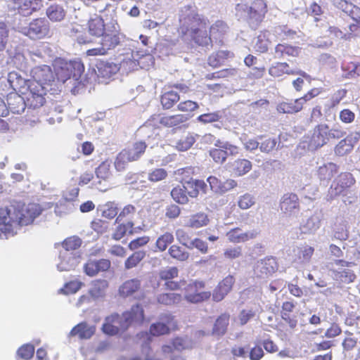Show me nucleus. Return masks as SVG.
I'll return each instance as SVG.
<instances>
[{
    "label": "nucleus",
    "instance_id": "1",
    "mask_svg": "<svg viewBox=\"0 0 360 360\" xmlns=\"http://www.w3.org/2000/svg\"><path fill=\"white\" fill-rule=\"evenodd\" d=\"M209 20L198 13L192 12L180 18L178 32L182 39H188L190 42L205 50L212 49L209 34Z\"/></svg>",
    "mask_w": 360,
    "mask_h": 360
},
{
    "label": "nucleus",
    "instance_id": "2",
    "mask_svg": "<svg viewBox=\"0 0 360 360\" xmlns=\"http://www.w3.org/2000/svg\"><path fill=\"white\" fill-rule=\"evenodd\" d=\"M124 37L119 23L115 21L107 26L105 32L100 37V46L86 50L85 54L86 56H106L121 45Z\"/></svg>",
    "mask_w": 360,
    "mask_h": 360
},
{
    "label": "nucleus",
    "instance_id": "3",
    "mask_svg": "<svg viewBox=\"0 0 360 360\" xmlns=\"http://www.w3.org/2000/svg\"><path fill=\"white\" fill-rule=\"evenodd\" d=\"M180 183L181 186L174 187L170 193L172 199L179 204H187L189 198H197L200 191L206 193L207 184L203 180L184 178L180 179Z\"/></svg>",
    "mask_w": 360,
    "mask_h": 360
},
{
    "label": "nucleus",
    "instance_id": "4",
    "mask_svg": "<svg viewBox=\"0 0 360 360\" xmlns=\"http://www.w3.org/2000/svg\"><path fill=\"white\" fill-rule=\"evenodd\" d=\"M346 134L340 124H335L332 128L326 123L316 125L309 140V146L317 149L327 144L332 139H339Z\"/></svg>",
    "mask_w": 360,
    "mask_h": 360
},
{
    "label": "nucleus",
    "instance_id": "5",
    "mask_svg": "<svg viewBox=\"0 0 360 360\" xmlns=\"http://www.w3.org/2000/svg\"><path fill=\"white\" fill-rule=\"evenodd\" d=\"M56 82L64 84L71 77L78 79L84 70L82 63L56 58L52 63Z\"/></svg>",
    "mask_w": 360,
    "mask_h": 360
},
{
    "label": "nucleus",
    "instance_id": "6",
    "mask_svg": "<svg viewBox=\"0 0 360 360\" xmlns=\"http://www.w3.org/2000/svg\"><path fill=\"white\" fill-rule=\"evenodd\" d=\"M147 147L146 141H137L122 149L115 160V169L123 171L129 162L138 161L145 153Z\"/></svg>",
    "mask_w": 360,
    "mask_h": 360
},
{
    "label": "nucleus",
    "instance_id": "7",
    "mask_svg": "<svg viewBox=\"0 0 360 360\" xmlns=\"http://www.w3.org/2000/svg\"><path fill=\"white\" fill-rule=\"evenodd\" d=\"M43 210L39 203L25 204L18 202L13 206V215L20 226H27L32 224L34 219L41 215Z\"/></svg>",
    "mask_w": 360,
    "mask_h": 360
},
{
    "label": "nucleus",
    "instance_id": "8",
    "mask_svg": "<svg viewBox=\"0 0 360 360\" xmlns=\"http://www.w3.org/2000/svg\"><path fill=\"white\" fill-rule=\"evenodd\" d=\"M22 33L32 40H40L51 37L49 22L44 18H38L32 20L28 25L22 29Z\"/></svg>",
    "mask_w": 360,
    "mask_h": 360
},
{
    "label": "nucleus",
    "instance_id": "9",
    "mask_svg": "<svg viewBox=\"0 0 360 360\" xmlns=\"http://www.w3.org/2000/svg\"><path fill=\"white\" fill-rule=\"evenodd\" d=\"M32 77L34 81L30 84L31 86L37 85V88H43L48 91L56 85V77L49 65H43L34 68L32 70Z\"/></svg>",
    "mask_w": 360,
    "mask_h": 360
},
{
    "label": "nucleus",
    "instance_id": "10",
    "mask_svg": "<svg viewBox=\"0 0 360 360\" xmlns=\"http://www.w3.org/2000/svg\"><path fill=\"white\" fill-rule=\"evenodd\" d=\"M159 321L153 323L149 328L150 333L153 336H160L169 334L172 330H178V322L171 313L160 314Z\"/></svg>",
    "mask_w": 360,
    "mask_h": 360
},
{
    "label": "nucleus",
    "instance_id": "11",
    "mask_svg": "<svg viewBox=\"0 0 360 360\" xmlns=\"http://www.w3.org/2000/svg\"><path fill=\"white\" fill-rule=\"evenodd\" d=\"M214 146L216 148H212L209 153L214 162L217 164H223L229 155L236 156L240 152L238 146L228 141L224 142L220 139L215 141Z\"/></svg>",
    "mask_w": 360,
    "mask_h": 360
},
{
    "label": "nucleus",
    "instance_id": "12",
    "mask_svg": "<svg viewBox=\"0 0 360 360\" xmlns=\"http://www.w3.org/2000/svg\"><path fill=\"white\" fill-rule=\"evenodd\" d=\"M205 283L195 280L190 282L185 288L184 298L188 302L198 304L208 300L211 296L210 291H204Z\"/></svg>",
    "mask_w": 360,
    "mask_h": 360
},
{
    "label": "nucleus",
    "instance_id": "13",
    "mask_svg": "<svg viewBox=\"0 0 360 360\" xmlns=\"http://www.w3.org/2000/svg\"><path fill=\"white\" fill-rule=\"evenodd\" d=\"M356 183L354 176L349 172L340 173L330 187V193L333 197L345 195L349 189Z\"/></svg>",
    "mask_w": 360,
    "mask_h": 360
},
{
    "label": "nucleus",
    "instance_id": "14",
    "mask_svg": "<svg viewBox=\"0 0 360 360\" xmlns=\"http://www.w3.org/2000/svg\"><path fill=\"white\" fill-rule=\"evenodd\" d=\"M145 319L144 309L141 304H136L129 310L122 313L121 320L122 330H127L132 325H141Z\"/></svg>",
    "mask_w": 360,
    "mask_h": 360
},
{
    "label": "nucleus",
    "instance_id": "15",
    "mask_svg": "<svg viewBox=\"0 0 360 360\" xmlns=\"http://www.w3.org/2000/svg\"><path fill=\"white\" fill-rule=\"evenodd\" d=\"M278 269V263L276 257L267 256L258 260L254 266V274L257 278H267Z\"/></svg>",
    "mask_w": 360,
    "mask_h": 360
},
{
    "label": "nucleus",
    "instance_id": "16",
    "mask_svg": "<svg viewBox=\"0 0 360 360\" xmlns=\"http://www.w3.org/2000/svg\"><path fill=\"white\" fill-rule=\"evenodd\" d=\"M160 281H164V288L167 290L176 291L181 289L179 281H174L179 276V269L176 266H170L161 269L159 273Z\"/></svg>",
    "mask_w": 360,
    "mask_h": 360
},
{
    "label": "nucleus",
    "instance_id": "17",
    "mask_svg": "<svg viewBox=\"0 0 360 360\" xmlns=\"http://www.w3.org/2000/svg\"><path fill=\"white\" fill-rule=\"evenodd\" d=\"M229 31V25L223 20H218L212 25L209 24V34L211 39L212 48L213 47L214 42L219 46H222Z\"/></svg>",
    "mask_w": 360,
    "mask_h": 360
},
{
    "label": "nucleus",
    "instance_id": "18",
    "mask_svg": "<svg viewBox=\"0 0 360 360\" xmlns=\"http://www.w3.org/2000/svg\"><path fill=\"white\" fill-rule=\"evenodd\" d=\"M279 207L281 212L288 217L299 212L300 206L297 195L294 193H285L281 198Z\"/></svg>",
    "mask_w": 360,
    "mask_h": 360
},
{
    "label": "nucleus",
    "instance_id": "19",
    "mask_svg": "<svg viewBox=\"0 0 360 360\" xmlns=\"http://www.w3.org/2000/svg\"><path fill=\"white\" fill-rule=\"evenodd\" d=\"M236 282L233 276L228 275L220 281L213 290L212 296L215 302H220L231 291Z\"/></svg>",
    "mask_w": 360,
    "mask_h": 360
},
{
    "label": "nucleus",
    "instance_id": "20",
    "mask_svg": "<svg viewBox=\"0 0 360 360\" xmlns=\"http://www.w3.org/2000/svg\"><path fill=\"white\" fill-rule=\"evenodd\" d=\"M14 10L24 16L31 15L42 6L41 0H10Z\"/></svg>",
    "mask_w": 360,
    "mask_h": 360
},
{
    "label": "nucleus",
    "instance_id": "21",
    "mask_svg": "<svg viewBox=\"0 0 360 360\" xmlns=\"http://www.w3.org/2000/svg\"><path fill=\"white\" fill-rule=\"evenodd\" d=\"M111 266L108 259H89L84 265V271L89 276H95L101 272L107 271Z\"/></svg>",
    "mask_w": 360,
    "mask_h": 360
},
{
    "label": "nucleus",
    "instance_id": "22",
    "mask_svg": "<svg viewBox=\"0 0 360 360\" xmlns=\"http://www.w3.org/2000/svg\"><path fill=\"white\" fill-rule=\"evenodd\" d=\"M207 181L209 183L211 190L219 194L225 193L236 188L238 185L234 179H227L225 181H221L215 176H209L207 179Z\"/></svg>",
    "mask_w": 360,
    "mask_h": 360
},
{
    "label": "nucleus",
    "instance_id": "23",
    "mask_svg": "<svg viewBox=\"0 0 360 360\" xmlns=\"http://www.w3.org/2000/svg\"><path fill=\"white\" fill-rule=\"evenodd\" d=\"M107 26L102 15L98 14H94L86 22L88 33L94 37H99L105 32Z\"/></svg>",
    "mask_w": 360,
    "mask_h": 360
},
{
    "label": "nucleus",
    "instance_id": "24",
    "mask_svg": "<svg viewBox=\"0 0 360 360\" xmlns=\"http://www.w3.org/2000/svg\"><path fill=\"white\" fill-rule=\"evenodd\" d=\"M269 74L274 77H282L284 75H306V73L301 70L297 71L290 68L289 64L286 62H277L273 64L269 69Z\"/></svg>",
    "mask_w": 360,
    "mask_h": 360
},
{
    "label": "nucleus",
    "instance_id": "25",
    "mask_svg": "<svg viewBox=\"0 0 360 360\" xmlns=\"http://www.w3.org/2000/svg\"><path fill=\"white\" fill-rule=\"evenodd\" d=\"M96 75L98 77L103 79H109L115 75L120 70L119 66L112 62L99 60L96 64Z\"/></svg>",
    "mask_w": 360,
    "mask_h": 360
},
{
    "label": "nucleus",
    "instance_id": "26",
    "mask_svg": "<svg viewBox=\"0 0 360 360\" xmlns=\"http://www.w3.org/2000/svg\"><path fill=\"white\" fill-rule=\"evenodd\" d=\"M257 236V233L255 231L243 232L238 227L231 229L226 233L228 240L233 243H245L256 238Z\"/></svg>",
    "mask_w": 360,
    "mask_h": 360
},
{
    "label": "nucleus",
    "instance_id": "27",
    "mask_svg": "<svg viewBox=\"0 0 360 360\" xmlns=\"http://www.w3.org/2000/svg\"><path fill=\"white\" fill-rule=\"evenodd\" d=\"M352 6L349 15L355 22L349 26V32L345 35V39L358 37L360 34V8L354 5Z\"/></svg>",
    "mask_w": 360,
    "mask_h": 360
},
{
    "label": "nucleus",
    "instance_id": "28",
    "mask_svg": "<svg viewBox=\"0 0 360 360\" xmlns=\"http://www.w3.org/2000/svg\"><path fill=\"white\" fill-rule=\"evenodd\" d=\"M302 48L299 46L291 45L287 43H279L275 46V54L278 58L285 57L297 58L301 53Z\"/></svg>",
    "mask_w": 360,
    "mask_h": 360
},
{
    "label": "nucleus",
    "instance_id": "29",
    "mask_svg": "<svg viewBox=\"0 0 360 360\" xmlns=\"http://www.w3.org/2000/svg\"><path fill=\"white\" fill-rule=\"evenodd\" d=\"M28 80L22 77L17 72L13 71L8 75V82L13 92L24 94L25 90L30 86L28 84Z\"/></svg>",
    "mask_w": 360,
    "mask_h": 360
},
{
    "label": "nucleus",
    "instance_id": "30",
    "mask_svg": "<svg viewBox=\"0 0 360 360\" xmlns=\"http://www.w3.org/2000/svg\"><path fill=\"white\" fill-rule=\"evenodd\" d=\"M141 288V282L138 278H131L125 281L119 288V295L122 297L133 296Z\"/></svg>",
    "mask_w": 360,
    "mask_h": 360
},
{
    "label": "nucleus",
    "instance_id": "31",
    "mask_svg": "<svg viewBox=\"0 0 360 360\" xmlns=\"http://www.w3.org/2000/svg\"><path fill=\"white\" fill-rule=\"evenodd\" d=\"M304 104L300 98L279 103L276 110L280 113L295 114L303 109Z\"/></svg>",
    "mask_w": 360,
    "mask_h": 360
},
{
    "label": "nucleus",
    "instance_id": "32",
    "mask_svg": "<svg viewBox=\"0 0 360 360\" xmlns=\"http://www.w3.org/2000/svg\"><path fill=\"white\" fill-rule=\"evenodd\" d=\"M295 304L292 301L283 302L281 306V316L282 319L293 329L297 325L296 316L292 314Z\"/></svg>",
    "mask_w": 360,
    "mask_h": 360
},
{
    "label": "nucleus",
    "instance_id": "33",
    "mask_svg": "<svg viewBox=\"0 0 360 360\" xmlns=\"http://www.w3.org/2000/svg\"><path fill=\"white\" fill-rule=\"evenodd\" d=\"M94 333V326H89L86 322H81L72 328L69 336H77L81 340H86L91 338Z\"/></svg>",
    "mask_w": 360,
    "mask_h": 360
},
{
    "label": "nucleus",
    "instance_id": "34",
    "mask_svg": "<svg viewBox=\"0 0 360 360\" xmlns=\"http://www.w3.org/2000/svg\"><path fill=\"white\" fill-rule=\"evenodd\" d=\"M121 323V317L118 314L111 315L105 319L102 330L107 335H115L122 330Z\"/></svg>",
    "mask_w": 360,
    "mask_h": 360
},
{
    "label": "nucleus",
    "instance_id": "35",
    "mask_svg": "<svg viewBox=\"0 0 360 360\" xmlns=\"http://www.w3.org/2000/svg\"><path fill=\"white\" fill-rule=\"evenodd\" d=\"M7 108L13 113L19 114L23 112L25 108L23 98L18 93L11 92L7 96Z\"/></svg>",
    "mask_w": 360,
    "mask_h": 360
},
{
    "label": "nucleus",
    "instance_id": "36",
    "mask_svg": "<svg viewBox=\"0 0 360 360\" xmlns=\"http://www.w3.org/2000/svg\"><path fill=\"white\" fill-rule=\"evenodd\" d=\"M183 298L184 297L181 293L172 291L158 294L156 301L160 305L174 306L180 304L183 301Z\"/></svg>",
    "mask_w": 360,
    "mask_h": 360
},
{
    "label": "nucleus",
    "instance_id": "37",
    "mask_svg": "<svg viewBox=\"0 0 360 360\" xmlns=\"http://www.w3.org/2000/svg\"><path fill=\"white\" fill-rule=\"evenodd\" d=\"M30 96L27 98L30 106L34 108H39L45 103L44 96L46 94L47 89L43 88H37V85L34 86H30Z\"/></svg>",
    "mask_w": 360,
    "mask_h": 360
},
{
    "label": "nucleus",
    "instance_id": "38",
    "mask_svg": "<svg viewBox=\"0 0 360 360\" xmlns=\"http://www.w3.org/2000/svg\"><path fill=\"white\" fill-rule=\"evenodd\" d=\"M359 138H353L347 136L342 139L335 147V153L338 156H344L349 153L354 148L355 143H357Z\"/></svg>",
    "mask_w": 360,
    "mask_h": 360
},
{
    "label": "nucleus",
    "instance_id": "39",
    "mask_svg": "<svg viewBox=\"0 0 360 360\" xmlns=\"http://www.w3.org/2000/svg\"><path fill=\"white\" fill-rule=\"evenodd\" d=\"M234 57V53L228 50H219L211 54L207 60L208 64L212 68H218L224 64L226 60Z\"/></svg>",
    "mask_w": 360,
    "mask_h": 360
},
{
    "label": "nucleus",
    "instance_id": "40",
    "mask_svg": "<svg viewBox=\"0 0 360 360\" xmlns=\"http://www.w3.org/2000/svg\"><path fill=\"white\" fill-rule=\"evenodd\" d=\"M267 12V6L264 0H255L250 7L249 17L256 21H261Z\"/></svg>",
    "mask_w": 360,
    "mask_h": 360
},
{
    "label": "nucleus",
    "instance_id": "41",
    "mask_svg": "<svg viewBox=\"0 0 360 360\" xmlns=\"http://www.w3.org/2000/svg\"><path fill=\"white\" fill-rule=\"evenodd\" d=\"M188 120V118L183 114H176L160 117L159 119V123L165 127L174 128L179 127Z\"/></svg>",
    "mask_w": 360,
    "mask_h": 360
},
{
    "label": "nucleus",
    "instance_id": "42",
    "mask_svg": "<svg viewBox=\"0 0 360 360\" xmlns=\"http://www.w3.org/2000/svg\"><path fill=\"white\" fill-rule=\"evenodd\" d=\"M252 167L251 162L247 159L238 158L231 164L232 173L237 176H241L248 173Z\"/></svg>",
    "mask_w": 360,
    "mask_h": 360
},
{
    "label": "nucleus",
    "instance_id": "43",
    "mask_svg": "<svg viewBox=\"0 0 360 360\" xmlns=\"http://www.w3.org/2000/svg\"><path fill=\"white\" fill-rule=\"evenodd\" d=\"M180 99L179 94L173 91L169 90L163 92L160 96V103L165 110H169L172 108Z\"/></svg>",
    "mask_w": 360,
    "mask_h": 360
},
{
    "label": "nucleus",
    "instance_id": "44",
    "mask_svg": "<svg viewBox=\"0 0 360 360\" xmlns=\"http://www.w3.org/2000/svg\"><path fill=\"white\" fill-rule=\"evenodd\" d=\"M46 15L51 22H61L65 18L66 11L62 6L53 4L46 8Z\"/></svg>",
    "mask_w": 360,
    "mask_h": 360
},
{
    "label": "nucleus",
    "instance_id": "45",
    "mask_svg": "<svg viewBox=\"0 0 360 360\" xmlns=\"http://www.w3.org/2000/svg\"><path fill=\"white\" fill-rule=\"evenodd\" d=\"M347 33H346L347 34ZM345 34L336 27H329L328 29L325 32V37H327V39L323 41H320L318 44L319 47H328L333 44V40L334 38H344Z\"/></svg>",
    "mask_w": 360,
    "mask_h": 360
},
{
    "label": "nucleus",
    "instance_id": "46",
    "mask_svg": "<svg viewBox=\"0 0 360 360\" xmlns=\"http://www.w3.org/2000/svg\"><path fill=\"white\" fill-rule=\"evenodd\" d=\"M209 222L210 219L207 214L198 212L190 217L187 226L192 229H199L207 226Z\"/></svg>",
    "mask_w": 360,
    "mask_h": 360
},
{
    "label": "nucleus",
    "instance_id": "47",
    "mask_svg": "<svg viewBox=\"0 0 360 360\" xmlns=\"http://www.w3.org/2000/svg\"><path fill=\"white\" fill-rule=\"evenodd\" d=\"M317 172L320 180L329 181L338 172V167L335 164L329 162L319 167Z\"/></svg>",
    "mask_w": 360,
    "mask_h": 360
},
{
    "label": "nucleus",
    "instance_id": "48",
    "mask_svg": "<svg viewBox=\"0 0 360 360\" xmlns=\"http://www.w3.org/2000/svg\"><path fill=\"white\" fill-rule=\"evenodd\" d=\"M334 279L340 283H350L354 281L356 276L351 269H345L341 271H333Z\"/></svg>",
    "mask_w": 360,
    "mask_h": 360
},
{
    "label": "nucleus",
    "instance_id": "49",
    "mask_svg": "<svg viewBox=\"0 0 360 360\" xmlns=\"http://www.w3.org/2000/svg\"><path fill=\"white\" fill-rule=\"evenodd\" d=\"M230 316L229 314H221L216 320L213 328V333L218 335L226 333L229 323Z\"/></svg>",
    "mask_w": 360,
    "mask_h": 360
},
{
    "label": "nucleus",
    "instance_id": "50",
    "mask_svg": "<svg viewBox=\"0 0 360 360\" xmlns=\"http://www.w3.org/2000/svg\"><path fill=\"white\" fill-rule=\"evenodd\" d=\"M174 240V237L172 233L165 232L160 235L156 240L155 248L160 251L163 252L167 250L168 246L171 245Z\"/></svg>",
    "mask_w": 360,
    "mask_h": 360
},
{
    "label": "nucleus",
    "instance_id": "51",
    "mask_svg": "<svg viewBox=\"0 0 360 360\" xmlns=\"http://www.w3.org/2000/svg\"><path fill=\"white\" fill-rule=\"evenodd\" d=\"M145 257L146 252L144 250L135 251L125 260L124 268L131 269L136 267Z\"/></svg>",
    "mask_w": 360,
    "mask_h": 360
},
{
    "label": "nucleus",
    "instance_id": "52",
    "mask_svg": "<svg viewBox=\"0 0 360 360\" xmlns=\"http://www.w3.org/2000/svg\"><path fill=\"white\" fill-rule=\"evenodd\" d=\"M171 257L176 260L184 262L189 257V253L182 247L178 245H172L168 250Z\"/></svg>",
    "mask_w": 360,
    "mask_h": 360
},
{
    "label": "nucleus",
    "instance_id": "53",
    "mask_svg": "<svg viewBox=\"0 0 360 360\" xmlns=\"http://www.w3.org/2000/svg\"><path fill=\"white\" fill-rule=\"evenodd\" d=\"M297 259L300 263H308L310 262L314 253V248L309 245H304L298 248Z\"/></svg>",
    "mask_w": 360,
    "mask_h": 360
},
{
    "label": "nucleus",
    "instance_id": "54",
    "mask_svg": "<svg viewBox=\"0 0 360 360\" xmlns=\"http://www.w3.org/2000/svg\"><path fill=\"white\" fill-rule=\"evenodd\" d=\"M186 348V342L185 339L181 337H176L172 339L171 345H163L162 349L165 353H170L172 352L173 349L181 351Z\"/></svg>",
    "mask_w": 360,
    "mask_h": 360
},
{
    "label": "nucleus",
    "instance_id": "55",
    "mask_svg": "<svg viewBox=\"0 0 360 360\" xmlns=\"http://www.w3.org/2000/svg\"><path fill=\"white\" fill-rule=\"evenodd\" d=\"M103 13V18L105 20H110L109 22L106 23L107 25H111L113 22H117V8L110 3L105 5L103 9L100 11Z\"/></svg>",
    "mask_w": 360,
    "mask_h": 360
},
{
    "label": "nucleus",
    "instance_id": "56",
    "mask_svg": "<svg viewBox=\"0 0 360 360\" xmlns=\"http://www.w3.org/2000/svg\"><path fill=\"white\" fill-rule=\"evenodd\" d=\"M133 228L134 223L131 221H128L126 224H120L116 227L112 238L115 240H119L122 239L127 232L131 233Z\"/></svg>",
    "mask_w": 360,
    "mask_h": 360
},
{
    "label": "nucleus",
    "instance_id": "57",
    "mask_svg": "<svg viewBox=\"0 0 360 360\" xmlns=\"http://www.w3.org/2000/svg\"><path fill=\"white\" fill-rule=\"evenodd\" d=\"M221 118V115L219 111H214L212 112H207L199 115L197 117V121L203 124H210L219 122Z\"/></svg>",
    "mask_w": 360,
    "mask_h": 360
},
{
    "label": "nucleus",
    "instance_id": "58",
    "mask_svg": "<svg viewBox=\"0 0 360 360\" xmlns=\"http://www.w3.org/2000/svg\"><path fill=\"white\" fill-rule=\"evenodd\" d=\"M195 142L193 135L188 134L182 136L176 143V148L180 151H186L191 148Z\"/></svg>",
    "mask_w": 360,
    "mask_h": 360
},
{
    "label": "nucleus",
    "instance_id": "59",
    "mask_svg": "<svg viewBox=\"0 0 360 360\" xmlns=\"http://www.w3.org/2000/svg\"><path fill=\"white\" fill-rule=\"evenodd\" d=\"M237 72H238V70L235 68H225V69H222L219 71L212 72L211 74H208L207 75V78L208 79L226 78V77H229L236 75L237 74Z\"/></svg>",
    "mask_w": 360,
    "mask_h": 360
},
{
    "label": "nucleus",
    "instance_id": "60",
    "mask_svg": "<svg viewBox=\"0 0 360 360\" xmlns=\"http://www.w3.org/2000/svg\"><path fill=\"white\" fill-rule=\"evenodd\" d=\"M255 203V197L248 193L240 195L238 200V205L242 210H248L253 206Z\"/></svg>",
    "mask_w": 360,
    "mask_h": 360
},
{
    "label": "nucleus",
    "instance_id": "61",
    "mask_svg": "<svg viewBox=\"0 0 360 360\" xmlns=\"http://www.w3.org/2000/svg\"><path fill=\"white\" fill-rule=\"evenodd\" d=\"M199 108V105L197 102L191 100L183 101L177 105V110L181 112L191 113Z\"/></svg>",
    "mask_w": 360,
    "mask_h": 360
},
{
    "label": "nucleus",
    "instance_id": "62",
    "mask_svg": "<svg viewBox=\"0 0 360 360\" xmlns=\"http://www.w3.org/2000/svg\"><path fill=\"white\" fill-rule=\"evenodd\" d=\"M81 244L82 241L79 238L72 236L65 239L62 243V246L65 250L72 251L78 249Z\"/></svg>",
    "mask_w": 360,
    "mask_h": 360
},
{
    "label": "nucleus",
    "instance_id": "63",
    "mask_svg": "<svg viewBox=\"0 0 360 360\" xmlns=\"http://www.w3.org/2000/svg\"><path fill=\"white\" fill-rule=\"evenodd\" d=\"M277 33L280 35L282 39H293L297 37L296 30L290 29L288 25H279L276 27Z\"/></svg>",
    "mask_w": 360,
    "mask_h": 360
},
{
    "label": "nucleus",
    "instance_id": "64",
    "mask_svg": "<svg viewBox=\"0 0 360 360\" xmlns=\"http://www.w3.org/2000/svg\"><path fill=\"white\" fill-rule=\"evenodd\" d=\"M17 354L23 359H30L34 356V347L31 344H25L18 348Z\"/></svg>",
    "mask_w": 360,
    "mask_h": 360
}]
</instances>
